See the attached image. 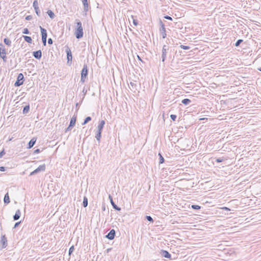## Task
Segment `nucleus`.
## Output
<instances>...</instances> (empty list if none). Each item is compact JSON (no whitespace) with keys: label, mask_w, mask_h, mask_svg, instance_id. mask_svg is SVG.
Here are the masks:
<instances>
[{"label":"nucleus","mask_w":261,"mask_h":261,"mask_svg":"<svg viewBox=\"0 0 261 261\" xmlns=\"http://www.w3.org/2000/svg\"><path fill=\"white\" fill-rule=\"evenodd\" d=\"M76 28L75 31V35L77 39H80L83 37V29L82 22L79 20H76Z\"/></svg>","instance_id":"1"},{"label":"nucleus","mask_w":261,"mask_h":261,"mask_svg":"<svg viewBox=\"0 0 261 261\" xmlns=\"http://www.w3.org/2000/svg\"><path fill=\"white\" fill-rule=\"evenodd\" d=\"M88 74V68L87 64H84L83 68L81 71V77L80 82L85 83L86 79L87 78Z\"/></svg>","instance_id":"2"},{"label":"nucleus","mask_w":261,"mask_h":261,"mask_svg":"<svg viewBox=\"0 0 261 261\" xmlns=\"http://www.w3.org/2000/svg\"><path fill=\"white\" fill-rule=\"evenodd\" d=\"M24 81V76L22 73H20L18 74L17 80L14 83L15 87H19L23 84Z\"/></svg>","instance_id":"3"},{"label":"nucleus","mask_w":261,"mask_h":261,"mask_svg":"<svg viewBox=\"0 0 261 261\" xmlns=\"http://www.w3.org/2000/svg\"><path fill=\"white\" fill-rule=\"evenodd\" d=\"M169 46L166 45H163L162 49V56H161V59H162V62H164L167 58V55L168 51L169 50Z\"/></svg>","instance_id":"4"},{"label":"nucleus","mask_w":261,"mask_h":261,"mask_svg":"<svg viewBox=\"0 0 261 261\" xmlns=\"http://www.w3.org/2000/svg\"><path fill=\"white\" fill-rule=\"evenodd\" d=\"M65 52L67 54V64L71 65L72 63V56L71 51L68 46H66Z\"/></svg>","instance_id":"5"},{"label":"nucleus","mask_w":261,"mask_h":261,"mask_svg":"<svg viewBox=\"0 0 261 261\" xmlns=\"http://www.w3.org/2000/svg\"><path fill=\"white\" fill-rule=\"evenodd\" d=\"M45 169L46 166L45 164L40 165L37 168H36L35 170H34L33 171L30 173V176L36 174L37 173L41 171H44L45 170Z\"/></svg>","instance_id":"6"},{"label":"nucleus","mask_w":261,"mask_h":261,"mask_svg":"<svg viewBox=\"0 0 261 261\" xmlns=\"http://www.w3.org/2000/svg\"><path fill=\"white\" fill-rule=\"evenodd\" d=\"M160 32L162 35V38L164 39L167 36L166 33V29L164 24L163 23L161 19H160Z\"/></svg>","instance_id":"7"},{"label":"nucleus","mask_w":261,"mask_h":261,"mask_svg":"<svg viewBox=\"0 0 261 261\" xmlns=\"http://www.w3.org/2000/svg\"><path fill=\"white\" fill-rule=\"evenodd\" d=\"M116 234L115 230L113 229H111L109 232L106 236V237L110 240H112L114 239Z\"/></svg>","instance_id":"8"},{"label":"nucleus","mask_w":261,"mask_h":261,"mask_svg":"<svg viewBox=\"0 0 261 261\" xmlns=\"http://www.w3.org/2000/svg\"><path fill=\"white\" fill-rule=\"evenodd\" d=\"M33 57L38 60H40L42 57V51L41 50H38L33 52Z\"/></svg>","instance_id":"9"},{"label":"nucleus","mask_w":261,"mask_h":261,"mask_svg":"<svg viewBox=\"0 0 261 261\" xmlns=\"http://www.w3.org/2000/svg\"><path fill=\"white\" fill-rule=\"evenodd\" d=\"M160 254L162 256L166 258H171V255L170 253L166 250H161L160 252Z\"/></svg>","instance_id":"10"},{"label":"nucleus","mask_w":261,"mask_h":261,"mask_svg":"<svg viewBox=\"0 0 261 261\" xmlns=\"http://www.w3.org/2000/svg\"><path fill=\"white\" fill-rule=\"evenodd\" d=\"M1 243L2 245V248H6L7 246V239L5 235H3L1 237Z\"/></svg>","instance_id":"11"},{"label":"nucleus","mask_w":261,"mask_h":261,"mask_svg":"<svg viewBox=\"0 0 261 261\" xmlns=\"http://www.w3.org/2000/svg\"><path fill=\"white\" fill-rule=\"evenodd\" d=\"M105 123H106V122L104 120H100L98 123L97 131L102 132Z\"/></svg>","instance_id":"12"},{"label":"nucleus","mask_w":261,"mask_h":261,"mask_svg":"<svg viewBox=\"0 0 261 261\" xmlns=\"http://www.w3.org/2000/svg\"><path fill=\"white\" fill-rule=\"evenodd\" d=\"M36 142V138H32L28 143L27 145V148L30 149L33 147Z\"/></svg>","instance_id":"13"},{"label":"nucleus","mask_w":261,"mask_h":261,"mask_svg":"<svg viewBox=\"0 0 261 261\" xmlns=\"http://www.w3.org/2000/svg\"><path fill=\"white\" fill-rule=\"evenodd\" d=\"M129 88L134 92L137 90V85L135 82H130L129 84Z\"/></svg>","instance_id":"14"},{"label":"nucleus","mask_w":261,"mask_h":261,"mask_svg":"<svg viewBox=\"0 0 261 261\" xmlns=\"http://www.w3.org/2000/svg\"><path fill=\"white\" fill-rule=\"evenodd\" d=\"M20 216H21V212H20V210H17L16 211L15 215L13 217V220L14 221L18 220L20 218Z\"/></svg>","instance_id":"15"},{"label":"nucleus","mask_w":261,"mask_h":261,"mask_svg":"<svg viewBox=\"0 0 261 261\" xmlns=\"http://www.w3.org/2000/svg\"><path fill=\"white\" fill-rule=\"evenodd\" d=\"M40 29L41 31L42 38H47V34L46 29L41 27V26L40 27Z\"/></svg>","instance_id":"16"},{"label":"nucleus","mask_w":261,"mask_h":261,"mask_svg":"<svg viewBox=\"0 0 261 261\" xmlns=\"http://www.w3.org/2000/svg\"><path fill=\"white\" fill-rule=\"evenodd\" d=\"M3 54H7L6 50L5 45L2 43H0V55Z\"/></svg>","instance_id":"17"},{"label":"nucleus","mask_w":261,"mask_h":261,"mask_svg":"<svg viewBox=\"0 0 261 261\" xmlns=\"http://www.w3.org/2000/svg\"><path fill=\"white\" fill-rule=\"evenodd\" d=\"M76 118L75 116H73L70 121L69 125L70 127H73L76 123Z\"/></svg>","instance_id":"18"},{"label":"nucleus","mask_w":261,"mask_h":261,"mask_svg":"<svg viewBox=\"0 0 261 261\" xmlns=\"http://www.w3.org/2000/svg\"><path fill=\"white\" fill-rule=\"evenodd\" d=\"M83 6H84V11L87 12L88 11V0L83 1L82 2Z\"/></svg>","instance_id":"19"},{"label":"nucleus","mask_w":261,"mask_h":261,"mask_svg":"<svg viewBox=\"0 0 261 261\" xmlns=\"http://www.w3.org/2000/svg\"><path fill=\"white\" fill-rule=\"evenodd\" d=\"M30 107L29 104H28V105L25 106L23 108V111H22L23 114H25L28 113L30 111Z\"/></svg>","instance_id":"20"},{"label":"nucleus","mask_w":261,"mask_h":261,"mask_svg":"<svg viewBox=\"0 0 261 261\" xmlns=\"http://www.w3.org/2000/svg\"><path fill=\"white\" fill-rule=\"evenodd\" d=\"M111 203L113 207L115 210L117 211H120L121 210V208L119 206H118L114 202L113 200H111Z\"/></svg>","instance_id":"21"},{"label":"nucleus","mask_w":261,"mask_h":261,"mask_svg":"<svg viewBox=\"0 0 261 261\" xmlns=\"http://www.w3.org/2000/svg\"><path fill=\"white\" fill-rule=\"evenodd\" d=\"M4 203L6 204H8L10 203V200L8 193H7L5 194V195L4 196Z\"/></svg>","instance_id":"22"},{"label":"nucleus","mask_w":261,"mask_h":261,"mask_svg":"<svg viewBox=\"0 0 261 261\" xmlns=\"http://www.w3.org/2000/svg\"><path fill=\"white\" fill-rule=\"evenodd\" d=\"M46 13L51 19H53L55 18V15L51 10H47Z\"/></svg>","instance_id":"23"},{"label":"nucleus","mask_w":261,"mask_h":261,"mask_svg":"<svg viewBox=\"0 0 261 261\" xmlns=\"http://www.w3.org/2000/svg\"><path fill=\"white\" fill-rule=\"evenodd\" d=\"M23 38H24L25 41L29 43H31L32 42V39L31 37L28 36H23Z\"/></svg>","instance_id":"24"},{"label":"nucleus","mask_w":261,"mask_h":261,"mask_svg":"<svg viewBox=\"0 0 261 261\" xmlns=\"http://www.w3.org/2000/svg\"><path fill=\"white\" fill-rule=\"evenodd\" d=\"M101 133L102 132H101L97 131L95 135V138L99 143L100 142V138L101 137Z\"/></svg>","instance_id":"25"},{"label":"nucleus","mask_w":261,"mask_h":261,"mask_svg":"<svg viewBox=\"0 0 261 261\" xmlns=\"http://www.w3.org/2000/svg\"><path fill=\"white\" fill-rule=\"evenodd\" d=\"M4 43L8 46H10L11 45V41L7 38H4Z\"/></svg>","instance_id":"26"},{"label":"nucleus","mask_w":261,"mask_h":261,"mask_svg":"<svg viewBox=\"0 0 261 261\" xmlns=\"http://www.w3.org/2000/svg\"><path fill=\"white\" fill-rule=\"evenodd\" d=\"M191 102V100L190 99L188 98H185L182 100L181 102L184 105L187 106L190 104V103Z\"/></svg>","instance_id":"27"},{"label":"nucleus","mask_w":261,"mask_h":261,"mask_svg":"<svg viewBox=\"0 0 261 261\" xmlns=\"http://www.w3.org/2000/svg\"><path fill=\"white\" fill-rule=\"evenodd\" d=\"M88 198L87 197L84 196L83 201V206L84 207H86L88 206Z\"/></svg>","instance_id":"28"},{"label":"nucleus","mask_w":261,"mask_h":261,"mask_svg":"<svg viewBox=\"0 0 261 261\" xmlns=\"http://www.w3.org/2000/svg\"><path fill=\"white\" fill-rule=\"evenodd\" d=\"M92 118L90 116H88L86 117V118L84 119V122L82 123V125H85L87 123H88L89 121L91 120Z\"/></svg>","instance_id":"29"},{"label":"nucleus","mask_w":261,"mask_h":261,"mask_svg":"<svg viewBox=\"0 0 261 261\" xmlns=\"http://www.w3.org/2000/svg\"><path fill=\"white\" fill-rule=\"evenodd\" d=\"M158 155L159 156V164H163V163H164L165 161L164 158L162 155L161 153L159 152Z\"/></svg>","instance_id":"30"},{"label":"nucleus","mask_w":261,"mask_h":261,"mask_svg":"<svg viewBox=\"0 0 261 261\" xmlns=\"http://www.w3.org/2000/svg\"><path fill=\"white\" fill-rule=\"evenodd\" d=\"M243 39H239V40H238L236 41V42L235 43V44H234V45H235V46H236V47L239 46L240 45V44H241L242 42H243Z\"/></svg>","instance_id":"31"},{"label":"nucleus","mask_w":261,"mask_h":261,"mask_svg":"<svg viewBox=\"0 0 261 261\" xmlns=\"http://www.w3.org/2000/svg\"><path fill=\"white\" fill-rule=\"evenodd\" d=\"M145 218L150 222L153 223L154 220L150 216H146Z\"/></svg>","instance_id":"32"},{"label":"nucleus","mask_w":261,"mask_h":261,"mask_svg":"<svg viewBox=\"0 0 261 261\" xmlns=\"http://www.w3.org/2000/svg\"><path fill=\"white\" fill-rule=\"evenodd\" d=\"M191 208L193 210H200L201 208V206L198 205H192Z\"/></svg>","instance_id":"33"},{"label":"nucleus","mask_w":261,"mask_h":261,"mask_svg":"<svg viewBox=\"0 0 261 261\" xmlns=\"http://www.w3.org/2000/svg\"><path fill=\"white\" fill-rule=\"evenodd\" d=\"M33 6L34 9L39 7V6H38V2L37 0H35L33 2Z\"/></svg>","instance_id":"34"},{"label":"nucleus","mask_w":261,"mask_h":261,"mask_svg":"<svg viewBox=\"0 0 261 261\" xmlns=\"http://www.w3.org/2000/svg\"><path fill=\"white\" fill-rule=\"evenodd\" d=\"M6 55L7 54H3V55H0V58H1L3 59V61L4 62H7Z\"/></svg>","instance_id":"35"},{"label":"nucleus","mask_w":261,"mask_h":261,"mask_svg":"<svg viewBox=\"0 0 261 261\" xmlns=\"http://www.w3.org/2000/svg\"><path fill=\"white\" fill-rule=\"evenodd\" d=\"M35 10V12L36 13V14L38 16H40V14H41V12H40V10L39 9V8H35L34 9Z\"/></svg>","instance_id":"36"},{"label":"nucleus","mask_w":261,"mask_h":261,"mask_svg":"<svg viewBox=\"0 0 261 261\" xmlns=\"http://www.w3.org/2000/svg\"><path fill=\"white\" fill-rule=\"evenodd\" d=\"M225 159L224 158H219L216 159V162L217 163H221L224 161Z\"/></svg>","instance_id":"37"},{"label":"nucleus","mask_w":261,"mask_h":261,"mask_svg":"<svg viewBox=\"0 0 261 261\" xmlns=\"http://www.w3.org/2000/svg\"><path fill=\"white\" fill-rule=\"evenodd\" d=\"M180 47L184 50H188L190 49V46L184 45H180Z\"/></svg>","instance_id":"38"},{"label":"nucleus","mask_w":261,"mask_h":261,"mask_svg":"<svg viewBox=\"0 0 261 261\" xmlns=\"http://www.w3.org/2000/svg\"><path fill=\"white\" fill-rule=\"evenodd\" d=\"M74 247L73 246H72L70 247L69 249V252H68V253H69V255H70L73 252V251H74Z\"/></svg>","instance_id":"39"},{"label":"nucleus","mask_w":261,"mask_h":261,"mask_svg":"<svg viewBox=\"0 0 261 261\" xmlns=\"http://www.w3.org/2000/svg\"><path fill=\"white\" fill-rule=\"evenodd\" d=\"M22 33L24 34H29L30 31L28 29L24 28L22 31Z\"/></svg>","instance_id":"40"},{"label":"nucleus","mask_w":261,"mask_h":261,"mask_svg":"<svg viewBox=\"0 0 261 261\" xmlns=\"http://www.w3.org/2000/svg\"><path fill=\"white\" fill-rule=\"evenodd\" d=\"M170 117L173 121H175L177 117L176 115L174 114L170 115Z\"/></svg>","instance_id":"41"},{"label":"nucleus","mask_w":261,"mask_h":261,"mask_svg":"<svg viewBox=\"0 0 261 261\" xmlns=\"http://www.w3.org/2000/svg\"><path fill=\"white\" fill-rule=\"evenodd\" d=\"M46 39L47 38H42V41L44 46H45L46 45Z\"/></svg>","instance_id":"42"},{"label":"nucleus","mask_w":261,"mask_h":261,"mask_svg":"<svg viewBox=\"0 0 261 261\" xmlns=\"http://www.w3.org/2000/svg\"><path fill=\"white\" fill-rule=\"evenodd\" d=\"M5 154V149H3L1 152H0V158H2L4 155Z\"/></svg>","instance_id":"43"},{"label":"nucleus","mask_w":261,"mask_h":261,"mask_svg":"<svg viewBox=\"0 0 261 261\" xmlns=\"http://www.w3.org/2000/svg\"><path fill=\"white\" fill-rule=\"evenodd\" d=\"M165 19H167V20H172V18L171 17L168 16V15H166L164 17Z\"/></svg>","instance_id":"44"},{"label":"nucleus","mask_w":261,"mask_h":261,"mask_svg":"<svg viewBox=\"0 0 261 261\" xmlns=\"http://www.w3.org/2000/svg\"><path fill=\"white\" fill-rule=\"evenodd\" d=\"M21 223V221H19V222H16L15 224H14V226L13 227V228H16L18 226V225L20 224V223Z\"/></svg>","instance_id":"45"},{"label":"nucleus","mask_w":261,"mask_h":261,"mask_svg":"<svg viewBox=\"0 0 261 261\" xmlns=\"http://www.w3.org/2000/svg\"><path fill=\"white\" fill-rule=\"evenodd\" d=\"M32 19V16L31 15H28L25 17V19L27 20H30Z\"/></svg>","instance_id":"46"},{"label":"nucleus","mask_w":261,"mask_h":261,"mask_svg":"<svg viewBox=\"0 0 261 261\" xmlns=\"http://www.w3.org/2000/svg\"><path fill=\"white\" fill-rule=\"evenodd\" d=\"M133 24L134 25L137 26L138 24V20L137 19H133Z\"/></svg>","instance_id":"47"},{"label":"nucleus","mask_w":261,"mask_h":261,"mask_svg":"<svg viewBox=\"0 0 261 261\" xmlns=\"http://www.w3.org/2000/svg\"><path fill=\"white\" fill-rule=\"evenodd\" d=\"M87 90H86V89H85V88L84 87V89H83V91H82V92L83 93V94H84V96H83V99L84 98L85 95L86 94V93H87Z\"/></svg>","instance_id":"48"},{"label":"nucleus","mask_w":261,"mask_h":261,"mask_svg":"<svg viewBox=\"0 0 261 261\" xmlns=\"http://www.w3.org/2000/svg\"><path fill=\"white\" fill-rule=\"evenodd\" d=\"M72 127H70V125H69V126L66 128L65 132L67 133L68 131L71 130Z\"/></svg>","instance_id":"49"},{"label":"nucleus","mask_w":261,"mask_h":261,"mask_svg":"<svg viewBox=\"0 0 261 261\" xmlns=\"http://www.w3.org/2000/svg\"><path fill=\"white\" fill-rule=\"evenodd\" d=\"M40 151H40V149H36L34 150V154H37V153H40Z\"/></svg>","instance_id":"50"},{"label":"nucleus","mask_w":261,"mask_h":261,"mask_svg":"<svg viewBox=\"0 0 261 261\" xmlns=\"http://www.w3.org/2000/svg\"><path fill=\"white\" fill-rule=\"evenodd\" d=\"M48 43L50 45H51L53 43V41L51 38H49L48 39Z\"/></svg>","instance_id":"51"},{"label":"nucleus","mask_w":261,"mask_h":261,"mask_svg":"<svg viewBox=\"0 0 261 261\" xmlns=\"http://www.w3.org/2000/svg\"><path fill=\"white\" fill-rule=\"evenodd\" d=\"M6 170V168L4 166L0 167V171L4 172Z\"/></svg>","instance_id":"52"},{"label":"nucleus","mask_w":261,"mask_h":261,"mask_svg":"<svg viewBox=\"0 0 261 261\" xmlns=\"http://www.w3.org/2000/svg\"><path fill=\"white\" fill-rule=\"evenodd\" d=\"M101 209L102 211H105L106 210V205L104 203L102 204Z\"/></svg>","instance_id":"53"},{"label":"nucleus","mask_w":261,"mask_h":261,"mask_svg":"<svg viewBox=\"0 0 261 261\" xmlns=\"http://www.w3.org/2000/svg\"><path fill=\"white\" fill-rule=\"evenodd\" d=\"M222 209L224 210H225L226 211H230V209L227 207H223L222 208Z\"/></svg>","instance_id":"54"},{"label":"nucleus","mask_w":261,"mask_h":261,"mask_svg":"<svg viewBox=\"0 0 261 261\" xmlns=\"http://www.w3.org/2000/svg\"><path fill=\"white\" fill-rule=\"evenodd\" d=\"M137 59H138V60L140 61L142 63H144V61L141 59V57L139 55H137Z\"/></svg>","instance_id":"55"},{"label":"nucleus","mask_w":261,"mask_h":261,"mask_svg":"<svg viewBox=\"0 0 261 261\" xmlns=\"http://www.w3.org/2000/svg\"><path fill=\"white\" fill-rule=\"evenodd\" d=\"M109 198L110 199V202H111V200H113L112 196L111 195H109Z\"/></svg>","instance_id":"56"},{"label":"nucleus","mask_w":261,"mask_h":261,"mask_svg":"<svg viewBox=\"0 0 261 261\" xmlns=\"http://www.w3.org/2000/svg\"><path fill=\"white\" fill-rule=\"evenodd\" d=\"M111 250H112V248H108V249H107V252H109Z\"/></svg>","instance_id":"57"},{"label":"nucleus","mask_w":261,"mask_h":261,"mask_svg":"<svg viewBox=\"0 0 261 261\" xmlns=\"http://www.w3.org/2000/svg\"><path fill=\"white\" fill-rule=\"evenodd\" d=\"M205 119H206V118H202L200 119V120H204Z\"/></svg>","instance_id":"58"},{"label":"nucleus","mask_w":261,"mask_h":261,"mask_svg":"<svg viewBox=\"0 0 261 261\" xmlns=\"http://www.w3.org/2000/svg\"><path fill=\"white\" fill-rule=\"evenodd\" d=\"M258 70L260 71H261V67H260L258 69Z\"/></svg>","instance_id":"59"},{"label":"nucleus","mask_w":261,"mask_h":261,"mask_svg":"<svg viewBox=\"0 0 261 261\" xmlns=\"http://www.w3.org/2000/svg\"><path fill=\"white\" fill-rule=\"evenodd\" d=\"M76 107H78V103H77L76 104Z\"/></svg>","instance_id":"60"}]
</instances>
